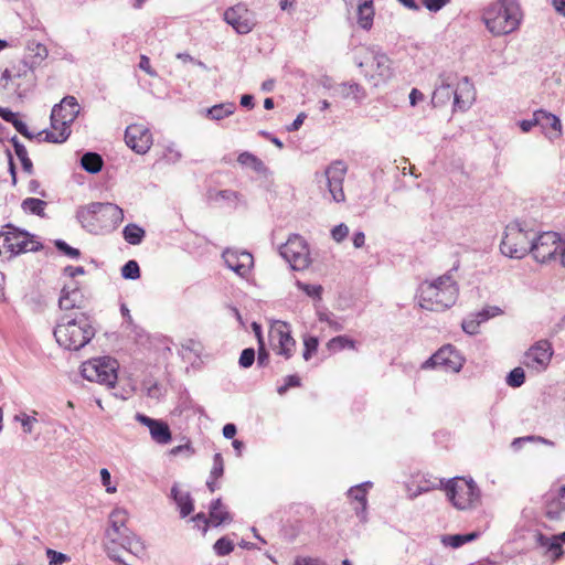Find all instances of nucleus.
Returning <instances> with one entry per match:
<instances>
[{
	"instance_id": "nucleus-44",
	"label": "nucleus",
	"mask_w": 565,
	"mask_h": 565,
	"mask_svg": "<svg viewBox=\"0 0 565 565\" xmlns=\"http://www.w3.org/2000/svg\"><path fill=\"white\" fill-rule=\"evenodd\" d=\"M329 348H335L338 350H343V349H354L355 348V342L345 337V335H338L335 338H332L329 343H328Z\"/></svg>"
},
{
	"instance_id": "nucleus-60",
	"label": "nucleus",
	"mask_w": 565,
	"mask_h": 565,
	"mask_svg": "<svg viewBox=\"0 0 565 565\" xmlns=\"http://www.w3.org/2000/svg\"><path fill=\"white\" fill-rule=\"evenodd\" d=\"M139 67L142 71H145L148 75H150L152 77L157 76L156 71L150 66V60L148 56L141 55L140 62H139Z\"/></svg>"
},
{
	"instance_id": "nucleus-31",
	"label": "nucleus",
	"mask_w": 565,
	"mask_h": 565,
	"mask_svg": "<svg viewBox=\"0 0 565 565\" xmlns=\"http://www.w3.org/2000/svg\"><path fill=\"white\" fill-rule=\"evenodd\" d=\"M47 56V49L45 45L39 42H29L26 45V52L24 57H26L33 66H38L44 61Z\"/></svg>"
},
{
	"instance_id": "nucleus-41",
	"label": "nucleus",
	"mask_w": 565,
	"mask_h": 565,
	"mask_svg": "<svg viewBox=\"0 0 565 565\" xmlns=\"http://www.w3.org/2000/svg\"><path fill=\"white\" fill-rule=\"evenodd\" d=\"M237 161L242 166L252 167L256 172H260L264 168V163L256 156L250 152H242L239 153Z\"/></svg>"
},
{
	"instance_id": "nucleus-21",
	"label": "nucleus",
	"mask_w": 565,
	"mask_h": 565,
	"mask_svg": "<svg viewBox=\"0 0 565 565\" xmlns=\"http://www.w3.org/2000/svg\"><path fill=\"white\" fill-rule=\"evenodd\" d=\"M271 337L278 338L277 353L284 355L286 359L291 358L296 341L290 335V330L287 323H281L271 330Z\"/></svg>"
},
{
	"instance_id": "nucleus-32",
	"label": "nucleus",
	"mask_w": 565,
	"mask_h": 565,
	"mask_svg": "<svg viewBox=\"0 0 565 565\" xmlns=\"http://www.w3.org/2000/svg\"><path fill=\"white\" fill-rule=\"evenodd\" d=\"M210 520L213 526H218L232 520L230 513L224 509L222 500H213L210 505Z\"/></svg>"
},
{
	"instance_id": "nucleus-52",
	"label": "nucleus",
	"mask_w": 565,
	"mask_h": 565,
	"mask_svg": "<svg viewBox=\"0 0 565 565\" xmlns=\"http://www.w3.org/2000/svg\"><path fill=\"white\" fill-rule=\"evenodd\" d=\"M300 379L297 375H288L285 379V384L277 388L279 395H284L289 387L300 386Z\"/></svg>"
},
{
	"instance_id": "nucleus-22",
	"label": "nucleus",
	"mask_w": 565,
	"mask_h": 565,
	"mask_svg": "<svg viewBox=\"0 0 565 565\" xmlns=\"http://www.w3.org/2000/svg\"><path fill=\"white\" fill-rule=\"evenodd\" d=\"M454 76L451 74H441L439 76V85L435 88L431 103L435 107L447 104L455 90L452 89Z\"/></svg>"
},
{
	"instance_id": "nucleus-55",
	"label": "nucleus",
	"mask_w": 565,
	"mask_h": 565,
	"mask_svg": "<svg viewBox=\"0 0 565 565\" xmlns=\"http://www.w3.org/2000/svg\"><path fill=\"white\" fill-rule=\"evenodd\" d=\"M449 2L450 0H423L424 6L431 12L439 11Z\"/></svg>"
},
{
	"instance_id": "nucleus-43",
	"label": "nucleus",
	"mask_w": 565,
	"mask_h": 565,
	"mask_svg": "<svg viewBox=\"0 0 565 565\" xmlns=\"http://www.w3.org/2000/svg\"><path fill=\"white\" fill-rule=\"evenodd\" d=\"M525 381V373L522 367L513 369L507 376V384L511 387H520Z\"/></svg>"
},
{
	"instance_id": "nucleus-16",
	"label": "nucleus",
	"mask_w": 565,
	"mask_h": 565,
	"mask_svg": "<svg viewBox=\"0 0 565 565\" xmlns=\"http://www.w3.org/2000/svg\"><path fill=\"white\" fill-rule=\"evenodd\" d=\"M125 141L136 153L145 154L152 145V135L147 127L134 124L126 128Z\"/></svg>"
},
{
	"instance_id": "nucleus-34",
	"label": "nucleus",
	"mask_w": 565,
	"mask_h": 565,
	"mask_svg": "<svg viewBox=\"0 0 565 565\" xmlns=\"http://www.w3.org/2000/svg\"><path fill=\"white\" fill-rule=\"evenodd\" d=\"M236 105L234 103H222L206 109V116L212 120H221L234 114Z\"/></svg>"
},
{
	"instance_id": "nucleus-2",
	"label": "nucleus",
	"mask_w": 565,
	"mask_h": 565,
	"mask_svg": "<svg viewBox=\"0 0 565 565\" xmlns=\"http://www.w3.org/2000/svg\"><path fill=\"white\" fill-rule=\"evenodd\" d=\"M458 297V286L450 273L419 287V305L429 311H443L451 307Z\"/></svg>"
},
{
	"instance_id": "nucleus-27",
	"label": "nucleus",
	"mask_w": 565,
	"mask_h": 565,
	"mask_svg": "<svg viewBox=\"0 0 565 565\" xmlns=\"http://www.w3.org/2000/svg\"><path fill=\"white\" fill-rule=\"evenodd\" d=\"M535 120L543 130L551 128L556 137L561 135L562 124L557 116L540 109L535 111Z\"/></svg>"
},
{
	"instance_id": "nucleus-59",
	"label": "nucleus",
	"mask_w": 565,
	"mask_h": 565,
	"mask_svg": "<svg viewBox=\"0 0 565 565\" xmlns=\"http://www.w3.org/2000/svg\"><path fill=\"white\" fill-rule=\"evenodd\" d=\"M192 521L195 522L198 526L202 525L204 533L207 531L209 524L211 523L210 518H207L203 512L195 514L192 518Z\"/></svg>"
},
{
	"instance_id": "nucleus-56",
	"label": "nucleus",
	"mask_w": 565,
	"mask_h": 565,
	"mask_svg": "<svg viewBox=\"0 0 565 565\" xmlns=\"http://www.w3.org/2000/svg\"><path fill=\"white\" fill-rule=\"evenodd\" d=\"M294 565H327V564L323 561H321L320 558L297 556L295 558Z\"/></svg>"
},
{
	"instance_id": "nucleus-39",
	"label": "nucleus",
	"mask_w": 565,
	"mask_h": 565,
	"mask_svg": "<svg viewBox=\"0 0 565 565\" xmlns=\"http://www.w3.org/2000/svg\"><path fill=\"white\" fill-rule=\"evenodd\" d=\"M47 203L41 199L26 198L22 201L21 207L25 212L43 217L45 215V206Z\"/></svg>"
},
{
	"instance_id": "nucleus-26",
	"label": "nucleus",
	"mask_w": 565,
	"mask_h": 565,
	"mask_svg": "<svg viewBox=\"0 0 565 565\" xmlns=\"http://www.w3.org/2000/svg\"><path fill=\"white\" fill-rule=\"evenodd\" d=\"M371 482H364L361 486L353 487L349 490V495H351L354 500L359 502V505L355 508L356 515L361 519V521L365 522L366 520V487H370Z\"/></svg>"
},
{
	"instance_id": "nucleus-63",
	"label": "nucleus",
	"mask_w": 565,
	"mask_h": 565,
	"mask_svg": "<svg viewBox=\"0 0 565 565\" xmlns=\"http://www.w3.org/2000/svg\"><path fill=\"white\" fill-rule=\"evenodd\" d=\"M241 194L233 190H221L217 192V198H221L223 200H238Z\"/></svg>"
},
{
	"instance_id": "nucleus-17",
	"label": "nucleus",
	"mask_w": 565,
	"mask_h": 565,
	"mask_svg": "<svg viewBox=\"0 0 565 565\" xmlns=\"http://www.w3.org/2000/svg\"><path fill=\"white\" fill-rule=\"evenodd\" d=\"M222 257L226 266L239 277H246L254 263L252 254L246 250L238 252L227 248L223 252Z\"/></svg>"
},
{
	"instance_id": "nucleus-12",
	"label": "nucleus",
	"mask_w": 565,
	"mask_h": 565,
	"mask_svg": "<svg viewBox=\"0 0 565 565\" xmlns=\"http://www.w3.org/2000/svg\"><path fill=\"white\" fill-rule=\"evenodd\" d=\"M3 232L4 253L9 254L8 258H12L21 253L34 252L40 247V243L35 242L26 231H21L12 224H7Z\"/></svg>"
},
{
	"instance_id": "nucleus-45",
	"label": "nucleus",
	"mask_w": 565,
	"mask_h": 565,
	"mask_svg": "<svg viewBox=\"0 0 565 565\" xmlns=\"http://www.w3.org/2000/svg\"><path fill=\"white\" fill-rule=\"evenodd\" d=\"M224 473V460L222 454L216 452L213 456V467L210 471V479H220Z\"/></svg>"
},
{
	"instance_id": "nucleus-10",
	"label": "nucleus",
	"mask_w": 565,
	"mask_h": 565,
	"mask_svg": "<svg viewBox=\"0 0 565 565\" xmlns=\"http://www.w3.org/2000/svg\"><path fill=\"white\" fill-rule=\"evenodd\" d=\"M355 63L362 68L366 77L370 76L372 79L379 78L375 85L379 84V81H386L392 75L391 60L384 53L365 50L363 58H355Z\"/></svg>"
},
{
	"instance_id": "nucleus-3",
	"label": "nucleus",
	"mask_w": 565,
	"mask_h": 565,
	"mask_svg": "<svg viewBox=\"0 0 565 565\" xmlns=\"http://www.w3.org/2000/svg\"><path fill=\"white\" fill-rule=\"evenodd\" d=\"M522 13L515 0H498L483 12L482 20L494 36L514 32L521 22Z\"/></svg>"
},
{
	"instance_id": "nucleus-37",
	"label": "nucleus",
	"mask_w": 565,
	"mask_h": 565,
	"mask_svg": "<svg viewBox=\"0 0 565 565\" xmlns=\"http://www.w3.org/2000/svg\"><path fill=\"white\" fill-rule=\"evenodd\" d=\"M479 537L478 532H471L467 534H455V535H444L441 537V542L446 546H451L452 548H458L466 543L472 542Z\"/></svg>"
},
{
	"instance_id": "nucleus-20",
	"label": "nucleus",
	"mask_w": 565,
	"mask_h": 565,
	"mask_svg": "<svg viewBox=\"0 0 565 565\" xmlns=\"http://www.w3.org/2000/svg\"><path fill=\"white\" fill-rule=\"evenodd\" d=\"M476 90L469 77L465 76L454 93V110H467L473 103Z\"/></svg>"
},
{
	"instance_id": "nucleus-35",
	"label": "nucleus",
	"mask_w": 565,
	"mask_h": 565,
	"mask_svg": "<svg viewBox=\"0 0 565 565\" xmlns=\"http://www.w3.org/2000/svg\"><path fill=\"white\" fill-rule=\"evenodd\" d=\"M536 542L540 546L545 547L547 551L553 553V558L558 559L563 555V548L561 543L554 536H546L542 533L536 535Z\"/></svg>"
},
{
	"instance_id": "nucleus-4",
	"label": "nucleus",
	"mask_w": 565,
	"mask_h": 565,
	"mask_svg": "<svg viewBox=\"0 0 565 565\" xmlns=\"http://www.w3.org/2000/svg\"><path fill=\"white\" fill-rule=\"evenodd\" d=\"M94 335L95 329L84 313L72 319L63 317L62 322L54 329L56 342L67 350L77 351L84 348Z\"/></svg>"
},
{
	"instance_id": "nucleus-33",
	"label": "nucleus",
	"mask_w": 565,
	"mask_h": 565,
	"mask_svg": "<svg viewBox=\"0 0 565 565\" xmlns=\"http://www.w3.org/2000/svg\"><path fill=\"white\" fill-rule=\"evenodd\" d=\"M104 166V160L100 154L88 151L81 158V167L88 173H98Z\"/></svg>"
},
{
	"instance_id": "nucleus-30",
	"label": "nucleus",
	"mask_w": 565,
	"mask_h": 565,
	"mask_svg": "<svg viewBox=\"0 0 565 565\" xmlns=\"http://www.w3.org/2000/svg\"><path fill=\"white\" fill-rule=\"evenodd\" d=\"M224 19L226 23L232 25L239 34H247L253 29V24L249 22V20L237 17L236 11L233 8H230L225 11Z\"/></svg>"
},
{
	"instance_id": "nucleus-24",
	"label": "nucleus",
	"mask_w": 565,
	"mask_h": 565,
	"mask_svg": "<svg viewBox=\"0 0 565 565\" xmlns=\"http://www.w3.org/2000/svg\"><path fill=\"white\" fill-rule=\"evenodd\" d=\"M171 495L180 510L181 518H185L193 512L194 503L190 492L180 491L178 486L174 484L171 488Z\"/></svg>"
},
{
	"instance_id": "nucleus-64",
	"label": "nucleus",
	"mask_w": 565,
	"mask_h": 565,
	"mask_svg": "<svg viewBox=\"0 0 565 565\" xmlns=\"http://www.w3.org/2000/svg\"><path fill=\"white\" fill-rule=\"evenodd\" d=\"M307 115L305 113H300L296 119L287 127L288 131H297L301 125L303 124V120L306 119Z\"/></svg>"
},
{
	"instance_id": "nucleus-49",
	"label": "nucleus",
	"mask_w": 565,
	"mask_h": 565,
	"mask_svg": "<svg viewBox=\"0 0 565 565\" xmlns=\"http://www.w3.org/2000/svg\"><path fill=\"white\" fill-rule=\"evenodd\" d=\"M255 362V350L253 348H246L242 351L238 363L243 369L250 367Z\"/></svg>"
},
{
	"instance_id": "nucleus-62",
	"label": "nucleus",
	"mask_w": 565,
	"mask_h": 565,
	"mask_svg": "<svg viewBox=\"0 0 565 565\" xmlns=\"http://www.w3.org/2000/svg\"><path fill=\"white\" fill-rule=\"evenodd\" d=\"M38 422V419L34 416H29L26 414H23V423L22 428L25 434H31L33 430V425Z\"/></svg>"
},
{
	"instance_id": "nucleus-25",
	"label": "nucleus",
	"mask_w": 565,
	"mask_h": 565,
	"mask_svg": "<svg viewBox=\"0 0 565 565\" xmlns=\"http://www.w3.org/2000/svg\"><path fill=\"white\" fill-rule=\"evenodd\" d=\"M373 0H359L358 24L364 30H370L373 25Z\"/></svg>"
},
{
	"instance_id": "nucleus-14",
	"label": "nucleus",
	"mask_w": 565,
	"mask_h": 565,
	"mask_svg": "<svg viewBox=\"0 0 565 565\" xmlns=\"http://www.w3.org/2000/svg\"><path fill=\"white\" fill-rule=\"evenodd\" d=\"M463 365V359L459 352L451 344L441 347L435 354H433L423 367H440L445 371L459 372Z\"/></svg>"
},
{
	"instance_id": "nucleus-54",
	"label": "nucleus",
	"mask_w": 565,
	"mask_h": 565,
	"mask_svg": "<svg viewBox=\"0 0 565 565\" xmlns=\"http://www.w3.org/2000/svg\"><path fill=\"white\" fill-rule=\"evenodd\" d=\"M12 126L23 137L31 139V140L34 138V135L29 130L26 124L24 121H22L19 117H17L14 120H12Z\"/></svg>"
},
{
	"instance_id": "nucleus-11",
	"label": "nucleus",
	"mask_w": 565,
	"mask_h": 565,
	"mask_svg": "<svg viewBox=\"0 0 565 565\" xmlns=\"http://www.w3.org/2000/svg\"><path fill=\"white\" fill-rule=\"evenodd\" d=\"M279 254L294 270H303L310 265L309 248L300 235H291L279 247Z\"/></svg>"
},
{
	"instance_id": "nucleus-58",
	"label": "nucleus",
	"mask_w": 565,
	"mask_h": 565,
	"mask_svg": "<svg viewBox=\"0 0 565 565\" xmlns=\"http://www.w3.org/2000/svg\"><path fill=\"white\" fill-rule=\"evenodd\" d=\"M269 362V352L265 349L264 342L259 341L257 364L259 366H266Z\"/></svg>"
},
{
	"instance_id": "nucleus-5",
	"label": "nucleus",
	"mask_w": 565,
	"mask_h": 565,
	"mask_svg": "<svg viewBox=\"0 0 565 565\" xmlns=\"http://www.w3.org/2000/svg\"><path fill=\"white\" fill-rule=\"evenodd\" d=\"M79 105L74 96H65L58 104L54 105L51 111V127L53 131L44 130L45 141L62 143L71 135V125L79 114Z\"/></svg>"
},
{
	"instance_id": "nucleus-28",
	"label": "nucleus",
	"mask_w": 565,
	"mask_h": 565,
	"mask_svg": "<svg viewBox=\"0 0 565 565\" xmlns=\"http://www.w3.org/2000/svg\"><path fill=\"white\" fill-rule=\"evenodd\" d=\"M82 302V294L77 287H74L72 290H68L64 287L61 291V296L58 299V306L62 310H71L74 308H79Z\"/></svg>"
},
{
	"instance_id": "nucleus-7",
	"label": "nucleus",
	"mask_w": 565,
	"mask_h": 565,
	"mask_svg": "<svg viewBox=\"0 0 565 565\" xmlns=\"http://www.w3.org/2000/svg\"><path fill=\"white\" fill-rule=\"evenodd\" d=\"M533 236V230H525L519 223H511L505 227L500 250L505 256L521 259L532 253Z\"/></svg>"
},
{
	"instance_id": "nucleus-1",
	"label": "nucleus",
	"mask_w": 565,
	"mask_h": 565,
	"mask_svg": "<svg viewBox=\"0 0 565 565\" xmlns=\"http://www.w3.org/2000/svg\"><path fill=\"white\" fill-rule=\"evenodd\" d=\"M76 218L90 233H102L115 230L124 218L122 210L114 203L93 202L81 206Z\"/></svg>"
},
{
	"instance_id": "nucleus-15",
	"label": "nucleus",
	"mask_w": 565,
	"mask_h": 565,
	"mask_svg": "<svg viewBox=\"0 0 565 565\" xmlns=\"http://www.w3.org/2000/svg\"><path fill=\"white\" fill-rule=\"evenodd\" d=\"M553 355V349L548 341L541 340L532 345L524 354L522 363L536 372L544 371Z\"/></svg>"
},
{
	"instance_id": "nucleus-29",
	"label": "nucleus",
	"mask_w": 565,
	"mask_h": 565,
	"mask_svg": "<svg viewBox=\"0 0 565 565\" xmlns=\"http://www.w3.org/2000/svg\"><path fill=\"white\" fill-rule=\"evenodd\" d=\"M564 500L565 486H562L559 488L557 497L548 500L546 503L545 515L550 520H558L561 518L562 512L565 510Z\"/></svg>"
},
{
	"instance_id": "nucleus-40",
	"label": "nucleus",
	"mask_w": 565,
	"mask_h": 565,
	"mask_svg": "<svg viewBox=\"0 0 565 565\" xmlns=\"http://www.w3.org/2000/svg\"><path fill=\"white\" fill-rule=\"evenodd\" d=\"M477 317H478V320H463L462 321L461 327L466 333H468L470 335L477 334L478 330H479L480 322L488 320L490 315H489L488 310H482V311L478 312Z\"/></svg>"
},
{
	"instance_id": "nucleus-13",
	"label": "nucleus",
	"mask_w": 565,
	"mask_h": 565,
	"mask_svg": "<svg viewBox=\"0 0 565 565\" xmlns=\"http://www.w3.org/2000/svg\"><path fill=\"white\" fill-rule=\"evenodd\" d=\"M347 166L343 161L335 160L328 166L323 174H316L317 179H326L329 192L332 199L338 203L345 200L343 192V181L347 174ZM318 181L320 182L321 180Z\"/></svg>"
},
{
	"instance_id": "nucleus-8",
	"label": "nucleus",
	"mask_w": 565,
	"mask_h": 565,
	"mask_svg": "<svg viewBox=\"0 0 565 565\" xmlns=\"http://www.w3.org/2000/svg\"><path fill=\"white\" fill-rule=\"evenodd\" d=\"M118 363L109 356L86 361L81 366V374L89 382H97L114 387L117 382Z\"/></svg>"
},
{
	"instance_id": "nucleus-47",
	"label": "nucleus",
	"mask_w": 565,
	"mask_h": 565,
	"mask_svg": "<svg viewBox=\"0 0 565 565\" xmlns=\"http://www.w3.org/2000/svg\"><path fill=\"white\" fill-rule=\"evenodd\" d=\"M54 246L56 247V249L58 252L63 253L64 255H66V256H68L71 258H78L81 256L79 249L70 246L63 239H56L54 242Z\"/></svg>"
},
{
	"instance_id": "nucleus-6",
	"label": "nucleus",
	"mask_w": 565,
	"mask_h": 565,
	"mask_svg": "<svg viewBox=\"0 0 565 565\" xmlns=\"http://www.w3.org/2000/svg\"><path fill=\"white\" fill-rule=\"evenodd\" d=\"M429 489H445L448 500L459 510H467L476 507L480 500V490L472 479L452 478L447 482L443 479L434 482L431 487H419L418 491L426 492Z\"/></svg>"
},
{
	"instance_id": "nucleus-50",
	"label": "nucleus",
	"mask_w": 565,
	"mask_h": 565,
	"mask_svg": "<svg viewBox=\"0 0 565 565\" xmlns=\"http://www.w3.org/2000/svg\"><path fill=\"white\" fill-rule=\"evenodd\" d=\"M46 556L49 558V565H62L68 561V556L66 554L52 548L46 550Z\"/></svg>"
},
{
	"instance_id": "nucleus-51",
	"label": "nucleus",
	"mask_w": 565,
	"mask_h": 565,
	"mask_svg": "<svg viewBox=\"0 0 565 565\" xmlns=\"http://www.w3.org/2000/svg\"><path fill=\"white\" fill-rule=\"evenodd\" d=\"M297 286L299 289L305 291L308 296L313 298H320L322 292V287L317 285H309L301 281H297Z\"/></svg>"
},
{
	"instance_id": "nucleus-48",
	"label": "nucleus",
	"mask_w": 565,
	"mask_h": 565,
	"mask_svg": "<svg viewBox=\"0 0 565 565\" xmlns=\"http://www.w3.org/2000/svg\"><path fill=\"white\" fill-rule=\"evenodd\" d=\"M303 345L305 350L302 356L306 361H308L311 359L312 354L316 353L319 345V340L317 337H307L303 340Z\"/></svg>"
},
{
	"instance_id": "nucleus-23",
	"label": "nucleus",
	"mask_w": 565,
	"mask_h": 565,
	"mask_svg": "<svg viewBox=\"0 0 565 565\" xmlns=\"http://www.w3.org/2000/svg\"><path fill=\"white\" fill-rule=\"evenodd\" d=\"M334 94L340 95L342 98H353L355 102H362L365 96V89L358 83L345 82L333 87Z\"/></svg>"
},
{
	"instance_id": "nucleus-46",
	"label": "nucleus",
	"mask_w": 565,
	"mask_h": 565,
	"mask_svg": "<svg viewBox=\"0 0 565 565\" xmlns=\"http://www.w3.org/2000/svg\"><path fill=\"white\" fill-rule=\"evenodd\" d=\"M234 550V544L227 537L218 539L214 544V551L220 556H225Z\"/></svg>"
},
{
	"instance_id": "nucleus-57",
	"label": "nucleus",
	"mask_w": 565,
	"mask_h": 565,
	"mask_svg": "<svg viewBox=\"0 0 565 565\" xmlns=\"http://www.w3.org/2000/svg\"><path fill=\"white\" fill-rule=\"evenodd\" d=\"M100 480L103 486L106 487V491L108 493L116 492V487L110 484V472L106 468L100 470Z\"/></svg>"
},
{
	"instance_id": "nucleus-9",
	"label": "nucleus",
	"mask_w": 565,
	"mask_h": 565,
	"mask_svg": "<svg viewBox=\"0 0 565 565\" xmlns=\"http://www.w3.org/2000/svg\"><path fill=\"white\" fill-rule=\"evenodd\" d=\"M565 239L553 231L537 234L534 232L532 244V256L539 263H546L554 259L562 252Z\"/></svg>"
},
{
	"instance_id": "nucleus-19",
	"label": "nucleus",
	"mask_w": 565,
	"mask_h": 565,
	"mask_svg": "<svg viewBox=\"0 0 565 565\" xmlns=\"http://www.w3.org/2000/svg\"><path fill=\"white\" fill-rule=\"evenodd\" d=\"M35 66L30 63V61L26 57H23L21 60H18L17 62H13L10 66V72L13 73V77L15 79L23 78L26 81V86L21 87L22 85L20 83L17 84V87L14 92L21 97L24 93H26L33 85H34V76H33V70Z\"/></svg>"
},
{
	"instance_id": "nucleus-38",
	"label": "nucleus",
	"mask_w": 565,
	"mask_h": 565,
	"mask_svg": "<svg viewBox=\"0 0 565 565\" xmlns=\"http://www.w3.org/2000/svg\"><path fill=\"white\" fill-rule=\"evenodd\" d=\"M122 235L126 242L131 245H138L142 242L146 232L137 224L130 223L124 227Z\"/></svg>"
},
{
	"instance_id": "nucleus-42",
	"label": "nucleus",
	"mask_w": 565,
	"mask_h": 565,
	"mask_svg": "<svg viewBox=\"0 0 565 565\" xmlns=\"http://www.w3.org/2000/svg\"><path fill=\"white\" fill-rule=\"evenodd\" d=\"M121 276L125 279L136 280L140 277L139 264L130 259L121 267Z\"/></svg>"
},
{
	"instance_id": "nucleus-36",
	"label": "nucleus",
	"mask_w": 565,
	"mask_h": 565,
	"mask_svg": "<svg viewBox=\"0 0 565 565\" xmlns=\"http://www.w3.org/2000/svg\"><path fill=\"white\" fill-rule=\"evenodd\" d=\"M11 143L14 148V152H15L17 157L21 161L23 171L26 172L28 174H32L33 173V163L28 156V151H26L24 145H22L20 142V140L18 139V137H15V136L11 138Z\"/></svg>"
},
{
	"instance_id": "nucleus-61",
	"label": "nucleus",
	"mask_w": 565,
	"mask_h": 565,
	"mask_svg": "<svg viewBox=\"0 0 565 565\" xmlns=\"http://www.w3.org/2000/svg\"><path fill=\"white\" fill-rule=\"evenodd\" d=\"M7 156H8L9 172L11 175V183H12V185H15L17 184V167H15V163H14V160H13V157H12V153L10 150H7Z\"/></svg>"
},
{
	"instance_id": "nucleus-18",
	"label": "nucleus",
	"mask_w": 565,
	"mask_h": 565,
	"mask_svg": "<svg viewBox=\"0 0 565 565\" xmlns=\"http://www.w3.org/2000/svg\"><path fill=\"white\" fill-rule=\"evenodd\" d=\"M136 420L149 428L150 436L157 444L167 445L171 441V430L166 422L151 418L140 413L136 414Z\"/></svg>"
},
{
	"instance_id": "nucleus-53",
	"label": "nucleus",
	"mask_w": 565,
	"mask_h": 565,
	"mask_svg": "<svg viewBox=\"0 0 565 565\" xmlns=\"http://www.w3.org/2000/svg\"><path fill=\"white\" fill-rule=\"evenodd\" d=\"M348 234L349 227L343 223L334 226L331 231L332 238L338 243L342 242L348 236Z\"/></svg>"
}]
</instances>
